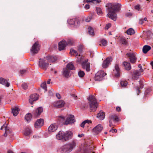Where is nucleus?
<instances>
[{
    "label": "nucleus",
    "instance_id": "nucleus-1",
    "mask_svg": "<svg viewBox=\"0 0 153 153\" xmlns=\"http://www.w3.org/2000/svg\"><path fill=\"white\" fill-rule=\"evenodd\" d=\"M106 9L108 13L107 16L114 21H116L117 18L116 12L118 11L120 9L121 5L119 3H108L106 5Z\"/></svg>",
    "mask_w": 153,
    "mask_h": 153
},
{
    "label": "nucleus",
    "instance_id": "nucleus-2",
    "mask_svg": "<svg viewBox=\"0 0 153 153\" xmlns=\"http://www.w3.org/2000/svg\"><path fill=\"white\" fill-rule=\"evenodd\" d=\"M73 136V133L71 131H68L65 132L60 131L56 135V137L57 140L64 142L71 139Z\"/></svg>",
    "mask_w": 153,
    "mask_h": 153
},
{
    "label": "nucleus",
    "instance_id": "nucleus-3",
    "mask_svg": "<svg viewBox=\"0 0 153 153\" xmlns=\"http://www.w3.org/2000/svg\"><path fill=\"white\" fill-rule=\"evenodd\" d=\"M43 111V108L42 107H40L33 111L32 115L28 113L25 116V119L28 123L29 122L32 118V116L36 118L39 117L41 113Z\"/></svg>",
    "mask_w": 153,
    "mask_h": 153
},
{
    "label": "nucleus",
    "instance_id": "nucleus-4",
    "mask_svg": "<svg viewBox=\"0 0 153 153\" xmlns=\"http://www.w3.org/2000/svg\"><path fill=\"white\" fill-rule=\"evenodd\" d=\"M76 61L79 63H81V65L82 68L85 69L87 71H89L90 70V63L88 62V59H85L84 61L82 62V60L83 59V57L81 56L80 54L78 55Z\"/></svg>",
    "mask_w": 153,
    "mask_h": 153
},
{
    "label": "nucleus",
    "instance_id": "nucleus-5",
    "mask_svg": "<svg viewBox=\"0 0 153 153\" xmlns=\"http://www.w3.org/2000/svg\"><path fill=\"white\" fill-rule=\"evenodd\" d=\"M76 146V143L75 141H72L62 147L61 148V153H69L72 151Z\"/></svg>",
    "mask_w": 153,
    "mask_h": 153
},
{
    "label": "nucleus",
    "instance_id": "nucleus-6",
    "mask_svg": "<svg viewBox=\"0 0 153 153\" xmlns=\"http://www.w3.org/2000/svg\"><path fill=\"white\" fill-rule=\"evenodd\" d=\"M88 100L90 109L93 111H96L97 107V100L95 96L93 95H90L88 98Z\"/></svg>",
    "mask_w": 153,
    "mask_h": 153
},
{
    "label": "nucleus",
    "instance_id": "nucleus-7",
    "mask_svg": "<svg viewBox=\"0 0 153 153\" xmlns=\"http://www.w3.org/2000/svg\"><path fill=\"white\" fill-rule=\"evenodd\" d=\"M49 64L44 57L43 59H40L38 65L41 69L46 70L48 67Z\"/></svg>",
    "mask_w": 153,
    "mask_h": 153
},
{
    "label": "nucleus",
    "instance_id": "nucleus-8",
    "mask_svg": "<svg viewBox=\"0 0 153 153\" xmlns=\"http://www.w3.org/2000/svg\"><path fill=\"white\" fill-rule=\"evenodd\" d=\"M40 45L38 41L36 42L32 45L30 49L31 53L33 54L37 53L40 50Z\"/></svg>",
    "mask_w": 153,
    "mask_h": 153
},
{
    "label": "nucleus",
    "instance_id": "nucleus-9",
    "mask_svg": "<svg viewBox=\"0 0 153 153\" xmlns=\"http://www.w3.org/2000/svg\"><path fill=\"white\" fill-rule=\"evenodd\" d=\"M106 75V74L102 70L99 71L95 74V80L96 81H100Z\"/></svg>",
    "mask_w": 153,
    "mask_h": 153
},
{
    "label": "nucleus",
    "instance_id": "nucleus-10",
    "mask_svg": "<svg viewBox=\"0 0 153 153\" xmlns=\"http://www.w3.org/2000/svg\"><path fill=\"white\" fill-rule=\"evenodd\" d=\"M126 56L129 58L130 62L131 63H135L137 60L136 54L133 52H128L126 53Z\"/></svg>",
    "mask_w": 153,
    "mask_h": 153
},
{
    "label": "nucleus",
    "instance_id": "nucleus-11",
    "mask_svg": "<svg viewBox=\"0 0 153 153\" xmlns=\"http://www.w3.org/2000/svg\"><path fill=\"white\" fill-rule=\"evenodd\" d=\"M65 104V102L63 100H60L54 102L53 103V105L56 108H59L63 107Z\"/></svg>",
    "mask_w": 153,
    "mask_h": 153
},
{
    "label": "nucleus",
    "instance_id": "nucleus-12",
    "mask_svg": "<svg viewBox=\"0 0 153 153\" xmlns=\"http://www.w3.org/2000/svg\"><path fill=\"white\" fill-rule=\"evenodd\" d=\"M112 58L111 57H109L106 58L103 62L102 67L104 68H107L109 66L110 63L112 61Z\"/></svg>",
    "mask_w": 153,
    "mask_h": 153
},
{
    "label": "nucleus",
    "instance_id": "nucleus-13",
    "mask_svg": "<svg viewBox=\"0 0 153 153\" xmlns=\"http://www.w3.org/2000/svg\"><path fill=\"white\" fill-rule=\"evenodd\" d=\"M75 121L74 116L73 115H70L66 119L65 121V124L68 125L74 123Z\"/></svg>",
    "mask_w": 153,
    "mask_h": 153
},
{
    "label": "nucleus",
    "instance_id": "nucleus-14",
    "mask_svg": "<svg viewBox=\"0 0 153 153\" xmlns=\"http://www.w3.org/2000/svg\"><path fill=\"white\" fill-rule=\"evenodd\" d=\"M103 128L101 124H98L93 129V132L94 134H97L101 132Z\"/></svg>",
    "mask_w": 153,
    "mask_h": 153
},
{
    "label": "nucleus",
    "instance_id": "nucleus-15",
    "mask_svg": "<svg viewBox=\"0 0 153 153\" xmlns=\"http://www.w3.org/2000/svg\"><path fill=\"white\" fill-rule=\"evenodd\" d=\"M67 44V41L65 40H63L59 42L58 44V49L59 50L61 51L65 49Z\"/></svg>",
    "mask_w": 153,
    "mask_h": 153
},
{
    "label": "nucleus",
    "instance_id": "nucleus-16",
    "mask_svg": "<svg viewBox=\"0 0 153 153\" xmlns=\"http://www.w3.org/2000/svg\"><path fill=\"white\" fill-rule=\"evenodd\" d=\"M45 58L49 63H53L57 60V57L56 56L48 55L46 56Z\"/></svg>",
    "mask_w": 153,
    "mask_h": 153
},
{
    "label": "nucleus",
    "instance_id": "nucleus-17",
    "mask_svg": "<svg viewBox=\"0 0 153 153\" xmlns=\"http://www.w3.org/2000/svg\"><path fill=\"white\" fill-rule=\"evenodd\" d=\"M44 123V120L42 119H38L34 124L35 127L36 128H39L41 127Z\"/></svg>",
    "mask_w": 153,
    "mask_h": 153
},
{
    "label": "nucleus",
    "instance_id": "nucleus-18",
    "mask_svg": "<svg viewBox=\"0 0 153 153\" xmlns=\"http://www.w3.org/2000/svg\"><path fill=\"white\" fill-rule=\"evenodd\" d=\"M29 102L31 104H33V102L36 101L38 99V96L37 94H33L30 96Z\"/></svg>",
    "mask_w": 153,
    "mask_h": 153
},
{
    "label": "nucleus",
    "instance_id": "nucleus-19",
    "mask_svg": "<svg viewBox=\"0 0 153 153\" xmlns=\"http://www.w3.org/2000/svg\"><path fill=\"white\" fill-rule=\"evenodd\" d=\"M140 72L138 70H135L132 75V78L134 80H137L139 78V76L140 75Z\"/></svg>",
    "mask_w": 153,
    "mask_h": 153
},
{
    "label": "nucleus",
    "instance_id": "nucleus-20",
    "mask_svg": "<svg viewBox=\"0 0 153 153\" xmlns=\"http://www.w3.org/2000/svg\"><path fill=\"white\" fill-rule=\"evenodd\" d=\"M0 83L7 87H9L10 85V83L8 82L7 80L1 77L0 78Z\"/></svg>",
    "mask_w": 153,
    "mask_h": 153
},
{
    "label": "nucleus",
    "instance_id": "nucleus-21",
    "mask_svg": "<svg viewBox=\"0 0 153 153\" xmlns=\"http://www.w3.org/2000/svg\"><path fill=\"white\" fill-rule=\"evenodd\" d=\"M4 128L5 132L4 134V136L5 137H6L8 134H10V131L8 129V128L7 127L6 124H4L3 126H2L1 128V129L2 130L3 128Z\"/></svg>",
    "mask_w": 153,
    "mask_h": 153
},
{
    "label": "nucleus",
    "instance_id": "nucleus-22",
    "mask_svg": "<svg viewBox=\"0 0 153 153\" xmlns=\"http://www.w3.org/2000/svg\"><path fill=\"white\" fill-rule=\"evenodd\" d=\"M57 128L55 124H51L48 128V131L50 133L55 131Z\"/></svg>",
    "mask_w": 153,
    "mask_h": 153
},
{
    "label": "nucleus",
    "instance_id": "nucleus-23",
    "mask_svg": "<svg viewBox=\"0 0 153 153\" xmlns=\"http://www.w3.org/2000/svg\"><path fill=\"white\" fill-rule=\"evenodd\" d=\"M114 67L115 70L116 71V73H115V76L116 77H119L120 76V69L118 64L116 63Z\"/></svg>",
    "mask_w": 153,
    "mask_h": 153
},
{
    "label": "nucleus",
    "instance_id": "nucleus-24",
    "mask_svg": "<svg viewBox=\"0 0 153 153\" xmlns=\"http://www.w3.org/2000/svg\"><path fill=\"white\" fill-rule=\"evenodd\" d=\"M97 117L99 119L102 120L104 119L105 115L103 111L102 110L100 111V112L97 114Z\"/></svg>",
    "mask_w": 153,
    "mask_h": 153
},
{
    "label": "nucleus",
    "instance_id": "nucleus-25",
    "mask_svg": "<svg viewBox=\"0 0 153 153\" xmlns=\"http://www.w3.org/2000/svg\"><path fill=\"white\" fill-rule=\"evenodd\" d=\"M19 110L17 107L15 106L12 109V112L14 116H16L19 113Z\"/></svg>",
    "mask_w": 153,
    "mask_h": 153
},
{
    "label": "nucleus",
    "instance_id": "nucleus-26",
    "mask_svg": "<svg viewBox=\"0 0 153 153\" xmlns=\"http://www.w3.org/2000/svg\"><path fill=\"white\" fill-rule=\"evenodd\" d=\"M123 64L126 70L129 71L131 69V67L130 63L126 62H123Z\"/></svg>",
    "mask_w": 153,
    "mask_h": 153
},
{
    "label": "nucleus",
    "instance_id": "nucleus-27",
    "mask_svg": "<svg viewBox=\"0 0 153 153\" xmlns=\"http://www.w3.org/2000/svg\"><path fill=\"white\" fill-rule=\"evenodd\" d=\"M120 42L124 45H126L128 44V41L125 37H121L119 38Z\"/></svg>",
    "mask_w": 153,
    "mask_h": 153
},
{
    "label": "nucleus",
    "instance_id": "nucleus-28",
    "mask_svg": "<svg viewBox=\"0 0 153 153\" xmlns=\"http://www.w3.org/2000/svg\"><path fill=\"white\" fill-rule=\"evenodd\" d=\"M32 133V130L30 128H27L25 130L24 134L25 136L29 135Z\"/></svg>",
    "mask_w": 153,
    "mask_h": 153
},
{
    "label": "nucleus",
    "instance_id": "nucleus-29",
    "mask_svg": "<svg viewBox=\"0 0 153 153\" xmlns=\"http://www.w3.org/2000/svg\"><path fill=\"white\" fill-rule=\"evenodd\" d=\"M151 49V47L149 45H146L144 46L143 48V51L144 53H146L148 51Z\"/></svg>",
    "mask_w": 153,
    "mask_h": 153
},
{
    "label": "nucleus",
    "instance_id": "nucleus-30",
    "mask_svg": "<svg viewBox=\"0 0 153 153\" xmlns=\"http://www.w3.org/2000/svg\"><path fill=\"white\" fill-rule=\"evenodd\" d=\"M69 71L67 68L63 69V74L65 77H68L69 76Z\"/></svg>",
    "mask_w": 153,
    "mask_h": 153
},
{
    "label": "nucleus",
    "instance_id": "nucleus-31",
    "mask_svg": "<svg viewBox=\"0 0 153 153\" xmlns=\"http://www.w3.org/2000/svg\"><path fill=\"white\" fill-rule=\"evenodd\" d=\"M67 68H68L70 70H74L75 67L71 62H70L68 63L66 66Z\"/></svg>",
    "mask_w": 153,
    "mask_h": 153
},
{
    "label": "nucleus",
    "instance_id": "nucleus-32",
    "mask_svg": "<svg viewBox=\"0 0 153 153\" xmlns=\"http://www.w3.org/2000/svg\"><path fill=\"white\" fill-rule=\"evenodd\" d=\"M127 33L128 35H132L134 34L135 32L134 30L132 28L128 29L127 31Z\"/></svg>",
    "mask_w": 153,
    "mask_h": 153
},
{
    "label": "nucleus",
    "instance_id": "nucleus-33",
    "mask_svg": "<svg viewBox=\"0 0 153 153\" xmlns=\"http://www.w3.org/2000/svg\"><path fill=\"white\" fill-rule=\"evenodd\" d=\"M120 85L122 87H125L128 84V82L127 81L124 80H121L120 82Z\"/></svg>",
    "mask_w": 153,
    "mask_h": 153
},
{
    "label": "nucleus",
    "instance_id": "nucleus-34",
    "mask_svg": "<svg viewBox=\"0 0 153 153\" xmlns=\"http://www.w3.org/2000/svg\"><path fill=\"white\" fill-rule=\"evenodd\" d=\"M70 53L71 55H75L76 56H77L78 55V53L77 51L73 49H71Z\"/></svg>",
    "mask_w": 153,
    "mask_h": 153
},
{
    "label": "nucleus",
    "instance_id": "nucleus-35",
    "mask_svg": "<svg viewBox=\"0 0 153 153\" xmlns=\"http://www.w3.org/2000/svg\"><path fill=\"white\" fill-rule=\"evenodd\" d=\"M80 23V22L79 19L77 18H75V20L74 25L76 27H78L79 26Z\"/></svg>",
    "mask_w": 153,
    "mask_h": 153
},
{
    "label": "nucleus",
    "instance_id": "nucleus-36",
    "mask_svg": "<svg viewBox=\"0 0 153 153\" xmlns=\"http://www.w3.org/2000/svg\"><path fill=\"white\" fill-rule=\"evenodd\" d=\"M110 118L111 119L110 120H113L116 121H118L119 120L118 118L115 115H113L110 116Z\"/></svg>",
    "mask_w": 153,
    "mask_h": 153
},
{
    "label": "nucleus",
    "instance_id": "nucleus-37",
    "mask_svg": "<svg viewBox=\"0 0 153 153\" xmlns=\"http://www.w3.org/2000/svg\"><path fill=\"white\" fill-rule=\"evenodd\" d=\"M88 32L89 34L94 35V32L93 28L91 27H89L88 28Z\"/></svg>",
    "mask_w": 153,
    "mask_h": 153
},
{
    "label": "nucleus",
    "instance_id": "nucleus-38",
    "mask_svg": "<svg viewBox=\"0 0 153 153\" xmlns=\"http://www.w3.org/2000/svg\"><path fill=\"white\" fill-rule=\"evenodd\" d=\"M100 43L103 46H106L107 42V41L105 39H102L100 41Z\"/></svg>",
    "mask_w": 153,
    "mask_h": 153
},
{
    "label": "nucleus",
    "instance_id": "nucleus-39",
    "mask_svg": "<svg viewBox=\"0 0 153 153\" xmlns=\"http://www.w3.org/2000/svg\"><path fill=\"white\" fill-rule=\"evenodd\" d=\"M41 86L45 90V91H47V87L46 82H44L41 85Z\"/></svg>",
    "mask_w": 153,
    "mask_h": 153
},
{
    "label": "nucleus",
    "instance_id": "nucleus-40",
    "mask_svg": "<svg viewBox=\"0 0 153 153\" xmlns=\"http://www.w3.org/2000/svg\"><path fill=\"white\" fill-rule=\"evenodd\" d=\"M67 42V45H73L74 42L73 40L72 39H68Z\"/></svg>",
    "mask_w": 153,
    "mask_h": 153
},
{
    "label": "nucleus",
    "instance_id": "nucleus-41",
    "mask_svg": "<svg viewBox=\"0 0 153 153\" xmlns=\"http://www.w3.org/2000/svg\"><path fill=\"white\" fill-rule=\"evenodd\" d=\"M78 74L79 77H82L85 75V73L82 71L80 70L78 72Z\"/></svg>",
    "mask_w": 153,
    "mask_h": 153
},
{
    "label": "nucleus",
    "instance_id": "nucleus-42",
    "mask_svg": "<svg viewBox=\"0 0 153 153\" xmlns=\"http://www.w3.org/2000/svg\"><path fill=\"white\" fill-rule=\"evenodd\" d=\"M75 20V18H74L72 19H70V20H68V22L69 24L71 25H74Z\"/></svg>",
    "mask_w": 153,
    "mask_h": 153
},
{
    "label": "nucleus",
    "instance_id": "nucleus-43",
    "mask_svg": "<svg viewBox=\"0 0 153 153\" xmlns=\"http://www.w3.org/2000/svg\"><path fill=\"white\" fill-rule=\"evenodd\" d=\"M86 1L87 3L96 2V3H98L100 1V0H86Z\"/></svg>",
    "mask_w": 153,
    "mask_h": 153
},
{
    "label": "nucleus",
    "instance_id": "nucleus-44",
    "mask_svg": "<svg viewBox=\"0 0 153 153\" xmlns=\"http://www.w3.org/2000/svg\"><path fill=\"white\" fill-rule=\"evenodd\" d=\"M96 10L97 13L98 15H100L102 13V10L99 7H96Z\"/></svg>",
    "mask_w": 153,
    "mask_h": 153
},
{
    "label": "nucleus",
    "instance_id": "nucleus-45",
    "mask_svg": "<svg viewBox=\"0 0 153 153\" xmlns=\"http://www.w3.org/2000/svg\"><path fill=\"white\" fill-rule=\"evenodd\" d=\"M22 86L23 88L25 90L26 89L27 87V84L25 83H22Z\"/></svg>",
    "mask_w": 153,
    "mask_h": 153
},
{
    "label": "nucleus",
    "instance_id": "nucleus-46",
    "mask_svg": "<svg viewBox=\"0 0 153 153\" xmlns=\"http://www.w3.org/2000/svg\"><path fill=\"white\" fill-rule=\"evenodd\" d=\"M92 17L91 16H89L85 19V21L87 22H89L92 19Z\"/></svg>",
    "mask_w": 153,
    "mask_h": 153
},
{
    "label": "nucleus",
    "instance_id": "nucleus-47",
    "mask_svg": "<svg viewBox=\"0 0 153 153\" xmlns=\"http://www.w3.org/2000/svg\"><path fill=\"white\" fill-rule=\"evenodd\" d=\"M111 25L110 23H108L106 24V26L105 27V29L107 30L109 27H111Z\"/></svg>",
    "mask_w": 153,
    "mask_h": 153
},
{
    "label": "nucleus",
    "instance_id": "nucleus-48",
    "mask_svg": "<svg viewBox=\"0 0 153 153\" xmlns=\"http://www.w3.org/2000/svg\"><path fill=\"white\" fill-rule=\"evenodd\" d=\"M87 120H84L82 122L80 125L81 127L82 128H84L85 126V125L86 123V122H87Z\"/></svg>",
    "mask_w": 153,
    "mask_h": 153
},
{
    "label": "nucleus",
    "instance_id": "nucleus-49",
    "mask_svg": "<svg viewBox=\"0 0 153 153\" xmlns=\"http://www.w3.org/2000/svg\"><path fill=\"white\" fill-rule=\"evenodd\" d=\"M135 88L137 90V94H139L140 93V90L139 88L137 86Z\"/></svg>",
    "mask_w": 153,
    "mask_h": 153
},
{
    "label": "nucleus",
    "instance_id": "nucleus-50",
    "mask_svg": "<svg viewBox=\"0 0 153 153\" xmlns=\"http://www.w3.org/2000/svg\"><path fill=\"white\" fill-rule=\"evenodd\" d=\"M135 9L139 10L140 9V5L139 4L137 5L134 7Z\"/></svg>",
    "mask_w": 153,
    "mask_h": 153
},
{
    "label": "nucleus",
    "instance_id": "nucleus-51",
    "mask_svg": "<svg viewBox=\"0 0 153 153\" xmlns=\"http://www.w3.org/2000/svg\"><path fill=\"white\" fill-rule=\"evenodd\" d=\"M144 22L143 19H142L139 20V23L140 24H142Z\"/></svg>",
    "mask_w": 153,
    "mask_h": 153
},
{
    "label": "nucleus",
    "instance_id": "nucleus-52",
    "mask_svg": "<svg viewBox=\"0 0 153 153\" xmlns=\"http://www.w3.org/2000/svg\"><path fill=\"white\" fill-rule=\"evenodd\" d=\"M56 96L58 99H60L61 98V97L60 94L59 93H56Z\"/></svg>",
    "mask_w": 153,
    "mask_h": 153
},
{
    "label": "nucleus",
    "instance_id": "nucleus-53",
    "mask_svg": "<svg viewBox=\"0 0 153 153\" xmlns=\"http://www.w3.org/2000/svg\"><path fill=\"white\" fill-rule=\"evenodd\" d=\"M90 8V5L88 4H86L85 6V8L86 9H88Z\"/></svg>",
    "mask_w": 153,
    "mask_h": 153
},
{
    "label": "nucleus",
    "instance_id": "nucleus-54",
    "mask_svg": "<svg viewBox=\"0 0 153 153\" xmlns=\"http://www.w3.org/2000/svg\"><path fill=\"white\" fill-rule=\"evenodd\" d=\"M110 132H112L113 133L114 132H117V130L116 129H111L109 131Z\"/></svg>",
    "mask_w": 153,
    "mask_h": 153
},
{
    "label": "nucleus",
    "instance_id": "nucleus-55",
    "mask_svg": "<svg viewBox=\"0 0 153 153\" xmlns=\"http://www.w3.org/2000/svg\"><path fill=\"white\" fill-rule=\"evenodd\" d=\"M71 96L74 99H77V96L75 94H72Z\"/></svg>",
    "mask_w": 153,
    "mask_h": 153
},
{
    "label": "nucleus",
    "instance_id": "nucleus-56",
    "mask_svg": "<svg viewBox=\"0 0 153 153\" xmlns=\"http://www.w3.org/2000/svg\"><path fill=\"white\" fill-rule=\"evenodd\" d=\"M132 14L131 13H128L126 14V16L127 17H130L131 16Z\"/></svg>",
    "mask_w": 153,
    "mask_h": 153
},
{
    "label": "nucleus",
    "instance_id": "nucleus-57",
    "mask_svg": "<svg viewBox=\"0 0 153 153\" xmlns=\"http://www.w3.org/2000/svg\"><path fill=\"white\" fill-rule=\"evenodd\" d=\"M26 71V70H23L20 71V73L21 74H23Z\"/></svg>",
    "mask_w": 153,
    "mask_h": 153
},
{
    "label": "nucleus",
    "instance_id": "nucleus-58",
    "mask_svg": "<svg viewBox=\"0 0 153 153\" xmlns=\"http://www.w3.org/2000/svg\"><path fill=\"white\" fill-rule=\"evenodd\" d=\"M138 67L139 68H140V70L141 71H143V70L142 68V66H141V64H139L138 65Z\"/></svg>",
    "mask_w": 153,
    "mask_h": 153
},
{
    "label": "nucleus",
    "instance_id": "nucleus-59",
    "mask_svg": "<svg viewBox=\"0 0 153 153\" xmlns=\"http://www.w3.org/2000/svg\"><path fill=\"white\" fill-rule=\"evenodd\" d=\"M116 110L117 111H120L121 108L119 107H117L116 108Z\"/></svg>",
    "mask_w": 153,
    "mask_h": 153
},
{
    "label": "nucleus",
    "instance_id": "nucleus-60",
    "mask_svg": "<svg viewBox=\"0 0 153 153\" xmlns=\"http://www.w3.org/2000/svg\"><path fill=\"white\" fill-rule=\"evenodd\" d=\"M84 135V134H79L78 135V136L79 137H82Z\"/></svg>",
    "mask_w": 153,
    "mask_h": 153
},
{
    "label": "nucleus",
    "instance_id": "nucleus-61",
    "mask_svg": "<svg viewBox=\"0 0 153 153\" xmlns=\"http://www.w3.org/2000/svg\"><path fill=\"white\" fill-rule=\"evenodd\" d=\"M143 82L142 80H140L139 81V84L140 85H143Z\"/></svg>",
    "mask_w": 153,
    "mask_h": 153
},
{
    "label": "nucleus",
    "instance_id": "nucleus-62",
    "mask_svg": "<svg viewBox=\"0 0 153 153\" xmlns=\"http://www.w3.org/2000/svg\"><path fill=\"white\" fill-rule=\"evenodd\" d=\"M87 120V122H86V123H87L88 124H89V123H91V120Z\"/></svg>",
    "mask_w": 153,
    "mask_h": 153
},
{
    "label": "nucleus",
    "instance_id": "nucleus-63",
    "mask_svg": "<svg viewBox=\"0 0 153 153\" xmlns=\"http://www.w3.org/2000/svg\"><path fill=\"white\" fill-rule=\"evenodd\" d=\"M7 153H14L13 151L11 150H8Z\"/></svg>",
    "mask_w": 153,
    "mask_h": 153
},
{
    "label": "nucleus",
    "instance_id": "nucleus-64",
    "mask_svg": "<svg viewBox=\"0 0 153 153\" xmlns=\"http://www.w3.org/2000/svg\"><path fill=\"white\" fill-rule=\"evenodd\" d=\"M150 64L152 66V69H153V61L151 62Z\"/></svg>",
    "mask_w": 153,
    "mask_h": 153
}]
</instances>
